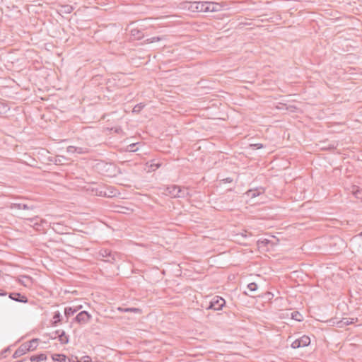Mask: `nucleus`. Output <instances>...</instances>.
Masks as SVG:
<instances>
[{
    "label": "nucleus",
    "instance_id": "nucleus-1",
    "mask_svg": "<svg viewBox=\"0 0 362 362\" xmlns=\"http://www.w3.org/2000/svg\"><path fill=\"white\" fill-rule=\"evenodd\" d=\"M226 305V300L221 296H214L209 302L206 310H221Z\"/></svg>",
    "mask_w": 362,
    "mask_h": 362
},
{
    "label": "nucleus",
    "instance_id": "nucleus-2",
    "mask_svg": "<svg viewBox=\"0 0 362 362\" xmlns=\"http://www.w3.org/2000/svg\"><path fill=\"white\" fill-rule=\"evenodd\" d=\"M185 8L192 12H205V1L185 2Z\"/></svg>",
    "mask_w": 362,
    "mask_h": 362
},
{
    "label": "nucleus",
    "instance_id": "nucleus-3",
    "mask_svg": "<svg viewBox=\"0 0 362 362\" xmlns=\"http://www.w3.org/2000/svg\"><path fill=\"white\" fill-rule=\"evenodd\" d=\"M310 339L306 335H303L301 337L296 339L291 343V347L293 349H298L301 347H305L310 345Z\"/></svg>",
    "mask_w": 362,
    "mask_h": 362
},
{
    "label": "nucleus",
    "instance_id": "nucleus-4",
    "mask_svg": "<svg viewBox=\"0 0 362 362\" xmlns=\"http://www.w3.org/2000/svg\"><path fill=\"white\" fill-rule=\"evenodd\" d=\"M99 255L103 258H106V259H104L105 262L114 263L116 260V256H117V254L116 252H112L108 249H101L99 251Z\"/></svg>",
    "mask_w": 362,
    "mask_h": 362
},
{
    "label": "nucleus",
    "instance_id": "nucleus-5",
    "mask_svg": "<svg viewBox=\"0 0 362 362\" xmlns=\"http://www.w3.org/2000/svg\"><path fill=\"white\" fill-rule=\"evenodd\" d=\"M92 316L87 311H81L76 315V316L73 319L74 322H76L80 325L86 324L88 322Z\"/></svg>",
    "mask_w": 362,
    "mask_h": 362
},
{
    "label": "nucleus",
    "instance_id": "nucleus-6",
    "mask_svg": "<svg viewBox=\"0 0 362 362\" xmlns=\"http://www.w3.org/2000/svg\"><path fill=\"white\" fill-rule=\"evenodd\" d=\"M49 227L58 234H67L68 227L60 223H51Z\"/></svg>",
    "mask_w": 362,
    "mask_h": 362
},
{
    "label": "nucleus",
    "instance_id": "nucleus-7",
    "mask_svg": "<svg viewBox=\"0 0 362 362\" xmlns=\"http://www.w3.org/2000/svg\"><path fill=\"white\" fill-rule=\"evenodd\" d=\"M8 297L10 299L20 303H28V299L27 296L21 294V293L12 292L8 294Z\"/></svg>",
    "mask_w": 362,
    "mask_h": 362
},
{
    "label": "nucleus",
    "instance_id": "nucleus-8",
    "mask_svg": "<svg viewBox=\"0 0 362 362\" xmlns=\"http://www.w3.org/2000/svg\"><path fill=\"white\" fill-rule=\"evenodd\" d=\"M221 6L215 2L205 1V12H216L219 11Z\"/></svg>",
    "mask_w": 362,
    "mask_h": 362
},
{
    "label": "nucleus",
    "instance_id": "nucleus-9",
    "mask_svg": "<svg viewBox=\"0 0 362 362\" xmlns=\"http://www.w3.org/2000/svg\"><path fill=\"white\" fill-rule=\"evenodd\" d=\"M264 192H265V189L262 187H258V188H256L254 189H249L246 192L245 194L251 198H255L262 194H264Z\"/></svg>",
    "mask_w": 362,
    "mask_h": 362
},
{
    "label": "nucleus",
    "instance_id": "nucleus-10",
    "mask_svg": "<svg viewBox=\"0 0 362 362\" xmlns=\"http://www.w3.org/2000/svg\"><path fill=\"white\" fill-rule=\"evenodd\" d=\"M165 192L172 197H177L178 192H180V186L173 185L166 187Z\"/></svg>",
    "mask_w": 362,
    "mask_h": 362
},
{
    "label": "nucleus",
    "instance_id": "nucleus-11",
    "mask_svg": "<svg viewBox=\"0 0 362 362\" xmlns=\"http://www.w3.org/2000/svg\"><path fill=\"white\" fill-rule=\"evenodd\" d=\"M27 352H28V351L27 350L26 345L23 343L16 350L13 354V358H17L25 354Z\"/></svg>",
    "mask_w": 362,
    "mask_h": 362
},
{
    "label": "nucleus",
    "instance_id": "nucleus-12",
    "mask_svg": "<svg viewBox=\"0 0 362 362\" xmlns=\"http://www.w3.org/2000/svg\"><path fill=\"white\" fill-rule=\"evenodd\" d=\"M38 339H33L29 341L25 342L24 344L26 345V348L28 351H33L37 349L38 346Z\"/></svg>",
    "mask_w": 362,
    "mask_h": 362
},
{
    "label": "nucleus",
    "instance_id": "nucleus-13",
    "mask_svg": "<svg viewBox=\"0 0 362 362\" xmlns=\"http://www.w3.org/2000/svg\"><path fill=\"white\" fill-rule=\"evenodd\" d=\"M117 310L121 313H134L137 314H141L142 310L140 308H124V307H118Z\"/></svg>",
    "mask_w": 362,
    "mask_h": 362
},
{
    "label": "nucleus",
    "instance_id": "nucleus-14",
    "mask_svg": "<svg viewBox=\"0 0 362 362\" xmlns=\"http://www.w3.org/2000/svg\"><path fill=\"white\" fill-rule=\"evenodd\" d=\"M11 208L18 209V210H21V209L30 210V209H33L34 206L33 205L30 206L25 203H14L12 204Z\"/></svg>",
    "mask_w": 362,
    "mask_h": 362
},
{
    "label": "nucleus",
    "instance_id": "nucleus-15",
    "mask_svg": "<svg viewBox=\"0 0 362 362\" xmlns=\"http://www.w3.org/2000/svg\"><path fill=\"white\" fill-rule=\"evenodd\" d=\"M81 308V306L76 307V308H72V307L65 308L64 315L66 317V319H69V317L74 315ZM67 321H68V320H66V322Z\"/></svg>",
    "mask_w": 362,
    "mask_h": 362
},
{
    "label": "nucleus",
    "instance_id": "nucleus-16",
    "mask_svg": "<svg viewBox=\"0 0 362 362\" xmlns=\"http://www.w3.org/2000/svg\"><path fill=\"white\" fill-rule=\"evenodd\" d=\"M47 360V356L45 354H39L33 355L30 357V361L31 362H40L42 361Z\"/></svg>",
    "mask_w": 362,
    "mask_h": 362
},
{
    "label": "nucleus",
    "instance_id": "nucleus-17",
    "mask_svg": "<svg viewBox=\"0 0 362 362\" xmlns=\"http://www.w3.org/2000/svg\"><path fill=\"white\" fill-rule=\"evenodd\" d=\"M52 358L56 362H66L67 357L64 354H54L52 355Z\"/></svg>",
    "mask_w": 362,
    "mask_h": 362
},
{
    "label": "nucleus",
    "instance_id": "nucleus-18",
    "mask_svg": "<svg viewBox=\"0 0 362 362\" xmlns=\"http://www.w3.org/2000/svg\"><path fill=\"white\" fill-rule=\"evenodd\" d=\"M63 317L59 311H56L54 313L53 315V320L52 325L57 326L59 323H60L62 320Z\"/></svg>",
    "mask_w": 362,
    "mask_h": 362
},
{
    "label": "nucleus",
    "instance_id": "nucleus-19",
    "mask_svg": "<svg viewBox=\"0 0 362 362\" xmlns=\"http://www.w3.org/2000/svg\"><path fill=\"white\" fill-rule=\"evenodd\" d=\"M59 341L62 344H66L69 343V336L66 334L64 330H62L58 336Z\"/></svg>",
    "mask_w": 362,
    "mask_h": 362
},
{
    "label": "nucleus",
    "instance_id": "nucleus-20",
    "mask_svg": "<svg viewBox=\"0 0 362 362\" xmlns=\"http://www.w3.org/2000/svg\"><path fill=\"white\" fill-rule=\"evenodd\" d=\"M131 35L136 40H141L144 36L142 31L137 28L131 30Z\"/></svg>",
    "mask_w": 362,
    "mask_h": 362
},
{
    "label": "nucleus",
    "instance_id": "nucleus-21",
    "mask_svg": "<svg viewBox=\"0 0 362 362\" xmlns=\"http://www.w3.org/2000/svg\"><path fill=\"white\" fill-rule=\"evenodd\" d=\"M10 110V107L6 103L0 102V116L7 113Z\"/></svg>",
    "mask_w": 362,
    "mask_h": 362
},
{
    "label": "nucleus",
    "instance_id": "nucleus-22",
    "mask_svg": "<svg viewBox=\"0 0 362 362\" xmlns=\"http://www.w3.org/2000/svg\"><path fill=\"white\" fill-rule=\"evenodd\" d=\"M37 218H38V217L35 216L34 218H28V220L30 221V223H33L34 225V226H36L37 230H39V226H41L43 223H47V222L45 220L41 219L40 220L41 223L39 224L37 222Z\"/></svg>",
    "mask_w": 362,
    "mask_h": 362
},
{
    "label": "nucleus",
    "instance_id": "nucleus-23",
    "mask_svg": "<svg viewBox=\"0 0 362 362\" xmlns=\"http://www.w3.org/2000/svg\"><path fill=\"white\" fill-rule=\"evenodd\" d=\"M187 197H190L188 189L185 187L182 188L180 187V192H178L177 197L185 198Z\"/></svg>",
    "mask_w": 362,
    "mask_h": 362
},
{
    "label": "nucleus",
    "instance_id": "nucleus-24",
    "mask_svg": "<svg viewBox=\"0 0 362 362\" xmlns=\"http://www.w3.org/2000/svg\"><path fill=\"white\" fill-rule=\"evenodd\" d=\"M291 318L298 322H301L303 320V315L298 311H293L291 313Z\"/></svg>",
    "mask_w": 362,
    "mask_h": 362
},
{
    "label": "nucleus",
    "instance_id": "nucleus-25",
    "mask_svg": "<svg viewBox=\"0 0 362 362\" xmlns=\"http://www.w3.org/2000/svg\"><path fill=\"white\" fill-rule=\"evenodd\" d=\"M75 360H73V362H93L91 358L89 356H84L81 358V360H78V357H74Z\"/></svg>",
    "mask_w": 362,
    "mask_h": 362
},
{
    "label": "nucleus",
    "instance_id": "nucleus-26",
    "mask_svg": "<svg viewBox=\"0 0 362 362\" xmlns=\"http://www.w3.org/2000/svg\"><path fill=\"white\" fill-rule=\"evenodd\" d=\"M144 107H145V105H144V103H141L136 104V105L134 107L132 112H133L134 113H136V114H138V113H139V112L141 111V110H142Z\"/></svg>",
    "mask_w": 362,
    "mask_h": 362
},
{
    "label": "nucleus",
    "instance_id": "nucleus-27",
    "mask_svg": "<svg viewBox=\"0 0 362 362\" xmlns=\"http://www.w3.org/2000/svg\"><path fill=\"white\" fill-rule=\"evenodd\" d=\"M353 194L357 199H362V189L359 187H356V189L353 190Z\"/></svg>",
    "mask_w": 362,
    "mask_h": 362
},
{
    "label": "nucleus",
    "instance_id": "nucleus-28",
    "mask_svg": "<svg viewBox=\"0 0 362 362\" xmlns=\"http://www.w3.org/2000/svg\"><path fill=\"white\" fill-rule=\"evenodd\" d=\"M138 144V143L131 144L127 146V151L129 152H135L137 151V148H136V146Z\"/></svg>",
    "mask_w": 362,
    "mask_h": 362
},
{
    "label": "nucleus",
    "instance_id": "nucleus-29",
    "mask_svg": "<svg viewBox=\"0 0 362 362\" xmlns=\"http://www.w3.org/2000/svg\"><path fill=\"white\" fill-rule=\"evenodd\" d=\"M257 288H258V286L256 283L255 282H252V283H250L248 285H247V288L252 291V292H254V291H256L257 290Z\"/></svg>",
    "mask_w": 362,
    "mask_h": 362
},
{
    "label": "nucleus",
    "instance_id": "nucleus-30",
    "mask_svg": "<svg viewBox=\"0 0 362 362\" xmlns=\"http://www.w3.org/2000/svg\"><path fill=\"white\" fill-rule=\"evenodd\" d=\"M62 8H63L62 11L64 12L65 13H70L73 11V7L70 5L63 6Z\"/></svg>",
    "mask_w": 362,
    "mask_h": 362
},
{
    "label": "nucleus",
    "instance_id": "nucleus-31",
    "mask_svg": "<svg viewBox=\"0 0 362 362\" xmlns=\"http://www.w3.org/2000/svg\"><path fill=\"white\" fill-rule=\"evenodd\" d=\"M161 40H163V37L156 36V37H152L151 38L147 39L146 42L148 43H152V42H158Z\"/></svg>",
    "mask_w": 362,
    "mask_h": 362
},
{
    "label": "nucleus",
    "instance_id": "nucleus-32",
    "mask_svg": "<svg viewBox=\"0 0 362 362\" xmlns=\"http://www.w3.org/2000/svg\"><path fill=\"white\" fill-rule=\"evenodd\" d=\"M76 151H77V147L76 146H69L67 147V152L68 153H76Z\"/></svg>",
    "mask_w": 362,
    "mask_h": 362
},
{
    "label": "nucleus",
    "instance_id": "nucleus-33",
    "mask_svg": "<svg viewBox=\"0 0 362 362\" xmlns=\"http://www.w3.org/2000/svg\"><path fill=\"white\" fill-rule=\"evenodd\" d=\"M354 319H351V320L350 321L348 318H343V320H341V322H343L344 325H351L352 323H354Z\"/></svg>",
    "mask_w": 362,
    "mask_h": 362
},
{
    "label": "nucleus",
    "instance_id": "nucleus-34",
    "mask_svg": "<svg viewBox=\"0 0 362 362\" xmlns=\"http://www.w3.org/2000/svg\"><path fill=\"white\" fill-rule=\"evenodd\" d=\"M86 152H88V151L81 147H77V151H76V153L78 154H82Z\"/></svg>",
    "mask_w": 362,
    "mask_h": 362
},
{
    "label": "nucleus",
    "instance_id": "nucleus-35",
    "mask_svg": "<svg viewBox=\"0 0 362 362\" xmlns=\"http://www.w3.org/2000/svg\"><path fill=\"white\" fill-rule=\"evenodd\" d=\"M10 351V347H7L6 349H5L4 350H3L1 352V356L2 357H6V354H7L8 352Z\"/></svg>",
    "mask_w": 362,
    "mask_h": 362
},
{
    "label": "nucleus",
    "instance_id": "nucleus-36",
    "mask_svg": "<svg viewBox=\"0 0 362 362\" xmlns=\"http://www.w3.org/2000/svg\"><path fill=\"white\" fill-rule=\"evenodd\" d=\"M252 146H253L256 149H260V148H263V144H252Z\"/></svg>",
    "mask_w": 362,
    "mask_h": 362
},
{
    "label": "nucleus",
    "instance_id": "nucleus-37",
    "mask_svg": "<svg viewBox=\"0 0 362 362\" xmlns=\"http://www.w3.org/2000/svg\"><path fill=\"white\" fill-rule=\"evenodd\" d=\"M222 181H223V182H228V183H230V182H233V179H232V178H230V177H227V178H226V179H223Z\"/></svg>",
    "mask_w": 362,
    "mask_h": 362
},
{
    "label": "nucleus",
    "instance_id": "nucleus-38",
    "mask_svg": "<svg viewBox=\"0 0 362 362\" xmlns=\"http://www.w3.org/2000/svg\"><path fill=\"white\" fill-rule=\"evenodd\" d=\"M110 194H107L106 192H105L104 195L107 197H115L116 195V193H114L112 191L110 192Z\"/></svg>",
    "mask_w": 362,
    "mask_h": 362
},
{
    "label": "nucleus",
    "instance_id": "nucleus-39",
    "mask_svg": "<svg viewBox=\"0 0 362 362\" xmlns=\"http://www.w3.org/2000/svg\"><path fill=\"white\" fill-rule=\"evenodd\" d=\"M6 292L2 289H0V296H5L6 295Z\"/></svg>",
    "mask_w": 362,
    "mask_h": 362
},
{
    "label": "nucleus",
    "instance_id": "nucleus-40",
    "mask_svg": "<svg viewBox=\"0 0 362 362\" xmlns=\"http://www.w3.org/2000/svg\"><path fill=\"white\" fill-rule=\"evenodd\" d=\"M61 331L60 330H57L55 332V335H57V337L59 336V334H60ZM57 336L54 337V338H56Z\"/></svg>",
    "mask_w": 362,
    "mask_h": 362
},
{
    "label": "nucleus",
    "instance_id": "nucleus-41",
    "mask_svg": "<svg viewBox=\"0 0 362 362\" xmlns=\"http://www.w3.org/2000/svg\"><path fill=\"white\" fill-rule=\"evenodd\" d=\"M61 162V160L59 158L55 160V163H59Z\"/></svg>",
    "mask_w": 362,
    "mask_h": 362
},
{
    "label": "nucleus",
    "instance_id": "nucleus-42",
    "mask_svg": "<svg viewBox=\"0 0 362 362\" xmlns=\"http://www.w3.org/2000/svg\"><path fill=\"white\" fill-rule=\"evenodd\" d=\"M26 361V359H25V358H23V359H22V360L17 361H14V362H24V361Z\"/></svg>",
    "mask_w": 362,
    "mask_h": 362
},
{
    "label": "nucleus",
    "instance_id": "nucleus-43",
    "mask_svg": "<svg viewBox=\"0 0 362 362\" xmlns=\"http://www.w3.org/2000/svg\"><path fill=\"white\" fill-rule=\"evenodd\" d=\"M359 236H362V231L358 234Z\"/></svg>",
    "mask_w": 362,
    "mask_h": 362
},
{
    "label": "nucleus",
    "instance_id": "nucleus-44",
    "mask_svg": "<svg viewBox=\"0 0 362 362\" xmlns=\"http://www.w3.org/2000/svg\"><path fill=\"white\" fill-rule=\"evenodd\" d=\"M71 360L70 358H68V362H71Z\"/></svg>",
    "mask_w": 362,
    "mask_h": 362
}]
</instances>
